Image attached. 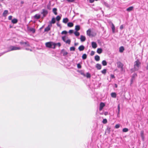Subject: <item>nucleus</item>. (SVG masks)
Here are the masks:
<instances>
[{
	"label": "nucleus",
	"mask_w": 148,
	"mask_h": 148,
	"mask_svg": "<svg viewBox=\"0 0 148 148\" xmlns=\"http://www.w3.org/2000/svg\"><path fill=\"white\" fill-rule=\"evenodd\" d=\"M102 122L104 124H106L107 122V120L106 119H104L103 120Z\"/></svg>",
	"instance_id": "obj_43"
},
{
	"label": "nucleus",
	"mask_w": 148,
	"mask_h": 148,
	"mask_svg": "<svg viewBox=\"0 0 148 148\" xmlns=\"http://www.w3.org/2000/svg\"><path fill=\"white\" fill-rule=\"evenodd\" d=\"M8 13V11L7 10H5L3 14V16L4 17H5L7 15V14Z\"/></svg>",
	"instance_id": "obj_18"
},
{
	"label": "nucleus",
	"mask_w": 148,
	"mask_h": 148,
	"mask_svg": "<svg viewBox=\"0 0 148 148\" xmlns=\"http://www.w3.org/2000/svg\"><path fill=\"white\" fill-rule=\"evenodd\" d=\"M123 25H121V26L120 27V29H123Z\"/></svg>",
	"instance_id": "obj_54"
},
{
	"label": "nucleus",
	"mask_w": 148,
	"mask_h": 148,
	"mask_svg": "<svg viewBox=\"0 0 148 148\" xmlns=\"http://www.w3.org/2000/svg\"><path fill=\"white\" fill-rule=\"evenodd\" d=\"M104 114L105 115H108V112H104Z\"/></svg>",
	"instance_id": "obj_55"
},
{
	"label": "nucleus",
	"mask_w": 148,
	"mask_h": 148,
	"mask_svg": "<svg viewBox=\"0 0 148 148\" xmlns=\"http://www.w3.org/2000/svg\"><path fill=\"white\" fill-rule=\"evenodd\" d=\"M74 34L76 36H78L80 34L79 32H77V31L74 32Z\"/></svg>",
	"instance_id": "obj_38"
},
{
	"label": "nucleus",
	"mask_w": 148,
	"mask_h": 148,
	"mask_svg": "<svg viewBox=\"0 0 148 148\" xmlns=\"http://www.w3.org/2000/svg\"><path fill=\"white\" fill-rule=\"evenodd\" d=\"M52 26V25L50 24L48 25L47 27H46L44 29L45 32H48L51 29V28Z\"/></svg>",
	"instance_id": "obj_7"
},
{
	"label": "nucleus",
	"mask_w": 148,
	"mask_h": 148,
	"mask_svg": "<svg viewBox=\"0 0 148 148\" xmlns=\"http://www.w3.org/2000/svg\"><path fill=\"white\" fill-rule=\"evenodd\" d=\"M55 45H54V46L53 47H52V48L54 49L55 48L56 46V45H58L59 46V47H60L61 46V44L60 42H58V43H55Z\"/></svg>",
	"instance_id": "obj_27"
},
{
	"label": "nucleus",
	"mask_w": 148,
	"mask_h": 148,
	"mask_svg": "<svg viewBox=\"0 0 148 148\" xmlns=\"http://www.w3.org/2000/svg\"><path fill=\"white\" fill-rule=\"evenodd\" d=\"M92 46L93 48L95 49L97 47V43L95 42H92Z\"/></svg>",
	"instance_id": "obj_13"
},
{
	"label": "nucleus",
	"mask_w": 148,
	"mask_h": 148,
	"mask_svg": "<svg viewBox=\"0 0 148 148\" xmlns=\"http://www.w3.org/2000/svg\"><path fill=\"white\" fill-rule=\"evenodd\" d=\"M86 77L87 78H90L91 77V75L89 73H86Z\"/></svg>",
	"instance_id": "obj_34"
},
{
	"label": "nucleus",
	"mask_w": 148,
	"mask_h": 148,
	"mask_svg": "<svg viewBox=\"0 0 148 148\" xmlns=\"http://www.w3.org/2000/svg\"><path fill=\"white\" fill-rule=\"evenodd\" d=\"M141 136L143 139H144V133L143 132H141L140 133Z\"/></svg>",
	"instance_id": "obj_44"
},
{
	"label": "nucleus",
	"mask_w": 148,
	"mask_h": 148,
	"mask_svg": "<svg viewBox=\"0 0 148 148\" xmlns=\"http://www.w3.org/2000/svg\"><path fill=\"white\" fill-rule=\"evenodd\" d=\"M78 45V43H75V44H74V45L75 46H76L77 45Z\"/></svg>",
	"instance_id": "obj_58"
},
{
	"label": "nucleus",
	"mask_w": 148,
	"mask_h": 148,
	"mask_svg": "<svg viewBox=\"0 0 148 148\" xmlns=\"http://www.w3.org/2000/svg\"><path fill=\"white\" fill-rule=\"evenodd\" d=\"M95 59L96 61H99L100 60V57L98 55H96L95 57Z\"/></svg>",
	"instance_id": "obj_24"
},
{
	"label": "nucleus",
	"mask_w": 148,
	"mask_h": 148,
	"mask_svg": "<svg viewBox=\"0 0 148 148\" xmlns=\"http://www.w3.org/2000/svg\"><path fill=\"white\" fill-rule=\"evenodd\" d=\"M80 29V26L79 25H77L75 26V30L77 31L79 30Z\"/></svg>",
	"instance_id": "obj_29"
},
{
	"label": "nucleus",
	"mask_w": 148,
	"mask_h": 148,
	"mask_svg": "<svg viewBox=\"0 0 148 148\" xmlns=\"http://www.w3.org/2000/svg\"><path fill=\"white\" fill-rule=\"evenodd\" d=\"M84 47L83 45H82L79 47L78 49L79 51H81L84 50Z\"/></svg>",
	"instance_id": "obj_15"
},
{
	"label": "nucleus",
	"mask_w": 148,
	"mask_h": 148,
	"mask_svg": "<svg viewBox=\"0 0 148 148\" xmlns=\"http://www.w3.org/2000/svg\"><path fill=\"white\" fill-rule=\"evenodd\" d=\"M75 48L74 47H70V50L71 51H75Z\"/></svg>",
	"instance_id": "obj_36"
},
{
	"label": "nucleus",
	"mask_w": 148,
	"mask_h": 148,
	"mask_svg": "<svg viewBox=\"0 0 148 148\" xmlns=\"http://www.w3.org/2000/svg\"><path fill=\"white\" fill-rule=\"evenodd\" d=\"M110 23L112 25L111 28L112 30V32L114 33L115 32V27L112 23L110 22Z\"/></svg>",
	"instance_id": "obj_10"
},
{
	"label": "nucleus",
	"mask_w": 148,
	"mask_h": 148,
	"mask_svg": "<svg viewBox=\"0 0 148 148\" xmlns=\"http://www.w3.org/2000/svg\"><path fill=\"white\" fill-rule=\"evenodd\" d=\"M20 44L21 45H25L27 47L30 46L29 43L28 41L24 42L23 41H21L20 42Z\"/></svg>",
	"instance_id": "obj_6"
},
{
	"label": "nucleus",
	"mask_w": 148,
	"mask_h": 148,
	"mask_svg": "<svg viewBox=\"0 0 148 148\" xmlns=\"http://www.w3.org/2000/svg\"><path fill=\"white\" fill-rule=\"evenodd\" d=\"M103 65L104 66H106L107 64V62L105 60H103L102 61V62Z\"/></svg>",
	"instance_id": "obj_30"
},
{
	"label": "nucleus",
	"mask_w": 148,
	"mask_h": 148,
	"mask_svg": "<svg viewBox=\"0 0 148 148\" xmlns=\"http://www.w3.org/2000/svg\"><path fill=\"white\" fill-rule=\"evenodd\" d=\"M47 8L49 10H51V4L49 3L47 5Z\"/></svg>",
	"instance_id": "obj_37"
},
{
	"label": "nucleus",
	"mask_w": 148,
	"mask_h": 148,
	"mask_svg": "<svg viewBox=\"0 0 148 148\" xmlns=\"http://www.w3.org/2000/svg\"><path fill=\"white\" fill-rule=\"evenodd\" d=\"M42 12H41V14H43V17H45L47 14L48 11L46 10L43 9L42 10Z\"/></svg>",
	"instance_id": "obj_5"
},
{
	"label": "nucleus",
	"mask_w": 148,
	"mask_h": 148,
	"mask_svg": "<svg viewBox=\"0 0 148 148\" xmlns=\"http://www.w3.org/2000/svg\"><path fill=\"white\" fill-rule=\"evenodd\" d=\"M80 39L81 42H83L85 40L86 38L85 36L83 35H81L80 36Z\"/></svg>",
	"instance_id": "obj_14"
},
{
	"label": "nucleus",
	"mask_w": 148,
	"mask_h": 148,
	"mask_svg": "<svg viewBox=\"0 0 148 148\" xmlns=\"http://www.w3.org/2000/svg\"><path fill=\"white\" fill-rule=\"evenodd\" d=\"M96 67L98 70H100L101 69V65L99 64H96Z\"/></svg>",
	"instance_id": "obj_17"
},
{
	"label": "nucleus",
	"mask_w": 148,
	"mask_h": 148,
	"mask_svg": "<svg viewBox=\"0 0 148 148\" xmlns=\"http://www.w3.org/2000/svg\"><path fill=\"white\" fill-rule=\"evenodd\" d=\"M134 7L133 6H131L127 9L126 10L128 12H130L132 11Z\"/></svg>",
	"instance_id": "obj_20"
},
{
	"label": "nucleus",
	"mask_w": 148,
	"mask_h": 148,
	"mask_svg": "<svg viewBox=\"0 0 148 148\" xmlns=\"http://www.w3.org/2000/svg\"><path fill=\"white\" fill-rule=\"evenodd\" d=\"M111 97H112L116 98V94L115 92H112L111 94Z\"/></svg>",
	"instance_id": "obj_26"
},
{
	"label": "nucleus",
	"mask_w": 148,
	"mask_h": 148,
	"mask_svg": "<svg viewBox=\"0 0 148 148\" xmlns=\"http://www.w3.org/2000/svg\"><path fill=\"white\" fill-rule=\"evenodd\" d=\"M73 32V30H70L69 31V33L70 34H72Z\"/></svg>",
	"instance_id": "obj_53"
},
{
	"label": "nucleus",
	"mask_w": 148,
	"mask_h": 148,
	"mask_svg": "<svg viewBox=\"0 0 148 148\" xmlns=\"http://www.w3.org/2000/svg\"><path fill=\"white\" fill-rule=\"evenodd\" d=\"M10 50L9 51L20 50L21 48L19 47H16L14 46H11L10 47Z\"/></svg>",
	"instance_id": "obj_4"
},
{
	"label": "nucleus",
	"mask_w": 148,
	"mask_h": 148,
	"mask_svg": "<svg viewBox=\"0 0 148 148\" xmlns=\"http://www.w3.org/2000/svg\"><path fill=\"white\" fill-rule=\"evenodd\" d=\"M61 19V17L59 16H58L56 17V20L57 21H59Z\"/></svg>",
	"instance_id": "obj_39"
},
{
	"label": "nucleus",
	"mask_w": 148,
	"mask_h": 148,
	"mask_svg": "<svg viewBox=\"0 0 148 148\" xmlns=\"http://www.w3.org/2000/svg\"><path fill=\"white\" fill-rule=\"evenodd\" d=\"M114 86H115V87H116V88H117V84H114Z\"/></svg>",
	"instance_id": "obj_57"
},
{
	"label": "nucleus",
	"mask_w": 148,
	"mask_h": 148,
	"mask_svg": "<svg viewBox=\"0 0 148 148\" xmlns=\"http://www.w3.org/2000/svg\"><path fill=\"white\" fill-rule=\"evenodd\" d=\"M66 1L69 2H73L75 1V0H66Z\"/></svg>",
	"instance_id": "obj_48"
},
{
	"label": "nucleus",
	"mask_w": 148,
	"mask_h": 148,
	"mask_svg": "<svg viewBox=\"0 0 148 148\" xmlns=\"http://www.w3.org/2000/svg\"><path fill=\"white\" fill-rule=\"evenodd\" d=\"M57 9L55 8H53V12L55 15H57Z\"/></svg>",
	"instance_id": "obj_23"
},
{
	"label": "nucleus",
	"mask_w": 148,
	"mask_h": 148,
	"mask_svg": "<svg viewBox=\"0 0 148 148\" xmlns=\"http://www.w3.org/2000/svg\"><path fill=\"white\" fill-rule=\"evenodd\" d=\"M56 21L54 18H53L51 20V22L50 23V24H51V23L54 24L55 23Z\"/></svg>",
	"instance_id": "obj_32"
},
{
	"label": "nucleus",
	"mask_w": 148,
	"mask_h": 148,
	"mask_svg": "<svg viewBox=\"0 0 148 148\" xmlns=\"http://www.w3.org/2000/svg\"><path fill=\"white\" fill-rule=\"evenodd\" d=\"M87 34L89 36H93L92 34H91V31L90 29H89L86 32Z\"/></svg>",
	"instance_id": "obj_11"
},
{
	"label": "nucleus",
	"mask_w": 148,
	"mask_h": 148,
	"mask_svg": "<svg viewBox=\"0 0 148 148\" xmlns=\"http://www.w3.org/2000/svg\"><path fill=\"white\" fill-rule=\"evenodd\" d=\"M120 126V125L119 124H116L115 126V128L116 129L118 128Z\"/></svg>",
	"instance_id": "obj_47"
},
{
	"label": "nucleus",
	"mask_w": 148,
	"mask_h": 148,
	"mask_svg": "<svg viewBox=\"0 0 148 148\" xmlns=\"http://www.w3.org/2000/svg\"><path fill=\"white\" fill-rule=\"evenodd\" d=\"M124 50V48L123 47L121 46L119 47V51L121 53L123 52Z\"/></svg>",
	"instance_id": "obj_19"
},
{
	"label": "nucleus",
	"mask_w": 148,
	"mask_h": 148,
	"mask_svg": "<svg viewBox=\"0 0 148 148\" xmlns=\"http://www.w3.org/2000/svg\"><path fill=\"white\" fill-rule=\"evenodd\" d=\"M128 131V130L127 128H124L123 129V132H127Z\"/></svg>",
	"instance_id": "obj_40"
},
{
	"label": "nucleus",
	"mask_w": 148,
	"mask_h": 148,
	"mask_svg": "<svg viewBox=\"0 0 148 148\" xmlns=\"http://www.w3.org/2000/svg\"><path fill=\"white\" fill-rule=\"evenodd\" d=\"M66 43L70 44L71 43V40L70 39H68L67 40H66L65 42Z\"/></svg>",
	"instance_id": "obj_41"
},
{
	"label": "nucleus",
	"mask_w": 148,
	"mask_h": 148,
	"mask_svg": "<svg viewBox=\"0 0 148 148\" xmlns=\"http://www.w3.org/2000/svg\"><path fill=\"white\" fill-rule=\"evenodd\" d=\"M141 64V63L138 60H137L134 62V69L135 71L138 70Z\"/></svg>",
	"instance_id": "obj_1"
},
{
	"label": "nucleus",
	"mask_w": 148,
	"mask_h": 148,
	"mask_svg": "<svg viewBox=\"0 0 148 148\" xmlns=\"http://www.w3.org/2000/svg\"><path fill=\"white\" fill-rule=\"evenodd\" d=\"M27 28L28 30L32 32L33 33H34L35 32V30L34 28H30L28 26H27Z\"/></svg>",
	"instance_id": "obj_12"
},
{
	"label": "nucleus",
	"mask_w": 148,
	"mask_h": 148,
	"mask_svg": "<svg viewBox=\"0 0 148 148\" xmlns=\"http://www.w3.org/2000/svg\"><path fill=\"white\" fill-rule=\"evenodd\" d=\"M77 67L79 69H80L81 68L82 66L79 63H78L77 64Z\"/></svg>",
	"instance_id": "obj_46"
},
{
	"label": "nucleus",
	"mask_w": 148,
	"mask_h": 148,
	"mask_svg": "<svg viewBox=\"0 0 148 148\" xmlns=\"http://www.w3.org/2000/svg\"><path fill=\"white\" fill-rule=\"evenodd\" d=\"M102 52V49L101 48H98L97 50V52L99 54H100Z\"/></svg>",
	"instance_id": "obj_21"
},
{
	"label": "nucleus",
	"mask_w": 148,
	"mask_h": 148,
	"mask_svg": "<svg viewBox=\"0 0 148 148\" xmlns=\"http://www.w3.org/2000/svg\"><path fill=\"white\" fill-rule=\"evenodd\" d=\"M81 74L82 75H83L84 76H85V74L84 73H82Z\"/></svg>",
	"instance_id": "obj_59"
},
{
	"label": "nucleus",
	"mask_w": 148,
	"mask_h": 148,
	"mask_svg": "<svg viewBox=\"0 0 148 148\" xmlns=\"http://www.w3.org/2000/svg\"><path fill=\"white\" fill-rule=\"evenodd\" d=\"M106 72V70L105 69H103L101 73L104 74H105Z\"/></svg>",
	"instance_id": "obj_42"
},
{
	"label": "nucleus",
	"mask_w": 148,
	"mask_h": 148,
	"mask_svg": "<svg viewBox=\"0 0 148 148\" xmlns=\"http://www.w3.org/2000/svg\"><path fill=\"white\" fill-rule=\"evenodd\" d=\"M67 25L69 27H71L73 26V24L72 23L69 22L68 23Z\"/></svg>",
	"instance_id": "obj_28"
},
{
	"label": "nucleus",
	"mask_w": 148,
	"mask_h": 148,
	"mask_svg": "<svg viewBox=\"0 0 148 148\" xmlns=\"http://www.w3.org/2000/svg\"><path fill=\"white\" fill-rule=\"evenodd\" d=\"M68 21V19L67 18H64L63 20V22L65 23H67Z\"/></svg>",
	"instance_id": "obj_25"
},
{
	"label": "nucleus",
	"mask_w": 148,
	"mask_h": 148,
	"mask_svg": "<svg viewBox=\"0 0 148 148\" xmlns=\"http://www.w3.org/2000/svg\"><path fill=\"white\" fill-rule=\"evenodd\" d=\"M118 116H119V112L120 111V104H119L118 105Z\"/></svg>",
	"instance_id": "obj_35"
},
{
	"label": "nucleus",
	"mask_w": 148,
	"mask_h": 148,
	"mask_svg": "<svg viewBox=\"0 0 148 148\" xmlns=\"http://www.w3.org/2000/svg\"><path fill=\"white\" fill-rule=\"evenodd\" d=\"M110 76L111 78H114L115 77L114 75L111 74L110 75Z\"/></svg>",
	"instance_id": "obj_52"
},
{
	"label": "nucleus",
	"mask_w": 148,
	"mask_h": 148,
	"mask_svg": "<svg viewBox=\"0 0 148 148\" xmlns=\"http://www.w3.org/2000/svg\"><path fill=\"white\" fill-rule=\"evenodd\" d=\"M87 58V55L86 54H84L82 56V58L83 60L86 59Z\"/></svg>",
	"instance_id": "obj_33"
},
{
	"label": "nucleus",
	"mask_w": 148,
	"mask_h": 148,
	"mask_svg": "<svg viewBox=\"0 0 148 148\" xmlns=\"http://www.w3.org/2000/svg\"><path fill=\"white\" fill-rule=\"evenodd\" d=\"M55 45V44L54 42H46L45 43V45H46V47H47L49 48H52L53 47H52V46L53 45V47H54V45Z\"/></svg>",
	"instance_id": "obj_3"
},
{
	"label": "nucleus",
	"mask_w": 148,
	"mask_h": 148,
	"mask_svg": "<svg viewBox=\"0 0 148 148\" xmlns=\"http://www.w3.org/2000/svg\"><path fill=\"white\" fill-rule=\"evenodd\" d=\"M137 76V75L136 74H134L133 75V76L132 77V79H131V82H132L133 80L134 79V77H136Z\"/></svg>",
	"instance_id": "obj_31"
},
{
	"label": "nucleus",
	"mask_w": 148,
	"mask_h": 148,
	"mask_svg": "<svg viewBox=\"0 0 148 148\" xmlns=\"http://www.w3.org/2000/svg\"><path fill=\"white\" fill-rule=\"evenodd\" d=\"M146 69L147 70H148V63L147 64V65L146 67Z\"/></svg>",
	"instance_id": "obj_56"
},
{
	"label": "nucleus",
	"mask_w": 148,
	"mask_h": 148,
	"mask_svg": "<svg viewBox=\"0 0 148 148\" xmlns=\"http://www.w3.org/2000/svg\"><path fill=\"white\" fill-rule=\"evenodd\" d=\"M34 18L37 19H38L40 18V15L38 14H36L34 16Z\"/></svg>",
	"instance_id": "obj_16"
},
{
	"label": "nucleus",
	"mask_w": 148,
	"mask_h": 148,
	"mask_svg": "<svg viewBox=\"0 0 148 148\" xmlns=\"http://www.w3.org/2000/svg\"><path fill=\"white\" fill-rule=\"evenodd\" d=\"M61 53L63 54V56H65L68 54V52L65 51L64 49H62L61 51Z\"/></svg>",
	"instance_id": "obj_9"
},
{
	"label": "nucleus",
	"mask_w": 148,
	"mask_h": 148,
	"mask_svg": "<svg viewBox=\"0 0 148 148\" xmlns=\"http://www.w3.org/2000/svg\"><path fill=\"white\" fill-rule=\"evenodd\" d=\"M65 38H66L65 36H62V39L64 42H65V41H66L65 39Z\"/></svg>",
	"instance_id": "obj_49"
},
{
	"label": "nucleus",
	"mask_w": 148,
	"mask_h": 148,
	"mask_svg": "<svg viewBox=\"0 0 148 148\" xmlns=\"http://www.w3.org/2000/svg\"><path fill=\"white\" fill-rule=\"evenodd\" d=\"M12 18V16H8V19L9 20H11Z\"/></svg>",
	"instance_id": "obj_51"
},
{
	"label": "nucleus",
	"mask_w": 148,
	"mask_h": 148,
	"mask_svg": "<svg viewBox=\"0 0 148 148\" xmlns=\"http://www.w3.org/2000/svg\"><path fill=\"white\" fill-rule=\"evenodd\" d=\"M12 23L13 24H16L18 22V20L16 18H14L12 20Z\"/></svg>",
	"instance_id": "obj_22"
},
{
	"label": "nucleus",
	"mask_w": 148,
	"mask_h": 148,
	"mask_svg": "<svg viewBox=\"0 0 148 148\" xmlns=\"http://www.w3.org/2000/svg\"><path fill=\"white\" fill-rule=\"evenodd\" d=\"M95 52L93 51H92L91 52L90 55L91 56H92L95 54Z\"/></svg>",
	"instance_id": "obj_50"
},
{
	"label": "nucleus",
	"mask_w": 148,
	"mask_h": 148,
	"mask_svg": "<svg viewBox=\"0 0 148 148\" xmlns=\"http://www.w3.org/2000/svg\"><path fill=\"white\" fill-rule=\"evenodd\" d=\"M116 64L117 67L121 69V71L125 72V71L123 68V64L120 61L118 62Z\"/></svg>",
	"instance_id": "obj_2"
},
{
	"label": "nucleus",
	"mask_w": 148,
	"mask_h": 148,
	"mask_svg": "<svg viewBox=\"0 0 148 148\" xmlns=\"http://www.w3.org/2000/svg\"><path fill=\"white\" fill-rule=\"evenodd\" d=\"M105 104L103 102H101L99 105V110L101 111L103 108L105 106Z\"/></svg>",
	"instance_id": "obj_8"
},
{
	"label": "nucleus",
	"mask_w": 148,
	"mask_h": 148,
	"mask_svg": "<svg viewBox=\"0 0 148 148\" xmlns=\"http://www.w3.org/2000/svg\"><path fill=\"white\" fill-rule=\"evenodd\" d=\"M67 32L66 31H63L62 32H61V34H67Z\"/></svg>",
	"instance_id": "obj_45"
}]
</instances>
